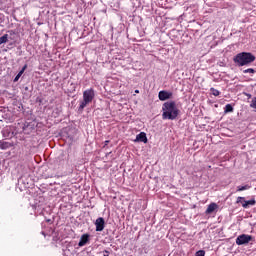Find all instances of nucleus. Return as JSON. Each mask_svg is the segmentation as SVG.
Masks as SVG:
<instances>
[{
    "label": "nucleus",
    "mask_w": 256,
    "mask_h": 256,
    "mask_svg": "<svg viewBox=\"0 0 256 256\" xmlns=\"http://www.w3.org/2000/svg\"><path fill=\"white\" fill-rule=\"evenodd\" d=\"M9 41V35L5 34L2 37H0V45H3L4 43H7Z\"/></svg>",
    "instance_id": "f8f14e48"
},
{
    "label": "nucleus",
    "mask_w": 256,
    "mask_h": 256,
    "mask_svg": "<svg viewBox=\"0 0 256 256\" xmlns=\"http://www.w3.org/2000/svg\"><path fill=\"white\" fill-rule=\"evenodd\" d=\"M104 256H106V255H104Z\"/></svg>",
    "instance_id": "412c9836"
},
{
    "label": "nucleus",
    "mask_w": 256,
    "mask_h": 256,
    "mask_svg": "<svg viewBox=\"0 0 256 256\" xmlns=\"http://www.w3.org/2000/svg\"><path fill=\"white\" fill-rule=\"evenodd\" d=\"M135 93H139V90H136Z\"/></svg>",
    "instance_id": "aec40b11"
},
{
    "label": "nucleus",
    "mask_w": 256,
    "mask_h": 256,
    "mask_svg": "<svg viewBox=\"0 0 256 256\" xmlns=\"http://www.w3.org/2000/svg\"><path fill=\"white\" fill-rule=\"evenodd\" d=\"M179 115V110L175 106V102H166L163 105V119H176Z\"/></svg>",
    "instance_id": "f257e3e1"
},
{
    "label": "nucleus",
    "mask_w": 256,
    "mask_h": 256,
    "mask_svg": "<svg viewBox=\"0 0 256 256\" xmlns=\"http://www.w3.org/2000/svg\"><path fill=\"white\" fill-rule=\"evenodd\" d=\"M134 141L140 143H147V134H145V132H141L136 136V139Z\"/></svg>",
    "instance_id": "423d86ee"
},
{
    "label": "nucleus",
    "mask_w": 256,
    "mask_h": 256,
    "mask_svg": "<svg viewBox=\"0 0 256 256\" xmlns=\"http://www.w3.org/2000/svg\"><path fill=\"white\" fill-rule=\"evenodd\" d=\"M244 73H255V70H253L252 68H249L245 70Z\"/></svg>",
    "instance_id": "6ab92c4d"
},
{
    "label": "nucleus",
    "mask_w": 256,
    "mask_h": 256,
    "mask_svg": "<svg viewBox=\"0 0 256 256\" xmlns=\"http://www.w3.org/2000/svg\"><path fill=\"white\" fill-rule=\"evenodd\" d=\"M158 97L160 101H166V99H169V97H171V94L165 91H160L158 94Z\"/></svg>",
    "instance_id": "6e6552de"
},
{
    "label": "nucleus",
    "mask_w": 256,
    "mask_h": 256,
    "mask_svg": "<svg viewBox=\"0 0 256 256\" xmlns=\"http://www.w3.org/2000/svg\"><path fill=\"white\" fill-rule=\"evenodd\" d=\"M255 205V200H249V201H243L242 202V207H244V209H249L250 206Z\"/></svg>",
    "instance_id": "9d476101"
},
{
    "label": "nucleus",
    "mask_w": 256,
    "mask_h": 256,
    "mask_svg": "<svg viewBox=\"0 0 256 256\" xmlns=\"http://www.w3.org/2000/svg\"><path fill=\"white\" fill-rule=\"evenodd\" d=\"M253 237L247 235V234H242L237 237L236 239V245H247L250 241H252Z\"/></svg>",
    "instance_id": "20e7f679"
},
{
    "label": "nucleus",
    "mask_w": 256,
    "mask_h": 256,
    "mask_svg": "<svg viewBox=\"0 0 256 256\" xmlns=\"http://www.w3.org/2000/svg\"><path fill=\"white\" fill-rule=\"evenodd\" d=\"M255 61V56L249 52H242L236 55L234 58V63H237L239 67H244V65H249Z\"/></svg>",
    "instance_id": "f03ea898"
},
{
    "label": "nucleus",
    "mask_w": 256,
    "mask_h": 256,
    "mask_svg": "<svg viewBox=\"0 0 256 256\" xmlns=\"http://www.w3.org/2000/svg\"><path fill=\"white\" fill-rule=\"evenodd\" d=\"M196 256H205V251L200 250V251L196 252Z\"/></svg>",
    "instance_id": "dca6fc26"
},
{
    "label": "nucleus",
    "mask_w": 256,
    "mask_h": 256,
    "mask_svg": "<svg viewBox=\"0 0 256 256\" xmlns=\"http://www.w3.org/2000/svg\"><path fill=\"white\" fill-rule=\"evenodd\" d=\"M250 106L252 107V109H255V111H256V100H253L251 102Z\"/></svg>",
    "instance_id": "f3484780"
},
{
    "label": "nucleus",
    "mask_w": 256,
    "mask_h": 256,
    "mask_svg": "<svg viewBox=\"0 0 256 256\" xmlns=\"http://www.w3.org/2000/svg\"><path fill=\"white\" fill-rule=\"evenodd\" d=\"M247 189H251V186L249 185L238 186V191H247Z\"/></svg>",
    "instance_id": "4468645a"
},
{
    "label": "nucleus",
    "mask_w": 256,
    "mask_h": 256,
    "mask_svg": "<svg viewBox=\"0 0 256 256\" xmlns=\"http://www.w3.org/2000/svg\"><path fill=\"white\" fill-rule=\"evenodd\" d=\"M95 226H96V231H103V229H105V219L103 218H98L95 222Z\"/></svg>",
    "instance_id": "39448f33"
},
{
    "label": "nucleus",
    "mask_w": 256,
    "mask_h": 256,
    "mask_svg": "<svg viewBox=\"0 0 256 256\" xmlns=\"http://www.w3.org/2000/svg\"><path fill=\"white\" fill-rule=\"evenodd\" d=\"M88 241H89V235L87 234L82 235L80 242L78 243L79 247H85Z\"/></svg>",
    "instance_id": "0eeeda50"
},
{
    "label": "nucleus",
    "mask_w": 256,
    "mask_h": 256,
    "mask_svg": "<svg viewBox=\"0 0 256 256\" xmlns=\"http://www.w3.org/2000/svg\"><path fill=\"white\" fill-rule=\"evenodd\" d=\"M232 111H233V106H231V104L226 105L225 113H232Z\"/></svg>",
    "instance_id": "ddd939ff"
},
{
    "label": "nucleus",
    "mask_w": 256,
    "mask_h": 256,
    "mask_svg": "<svg viewBox=\"0 0 256 256\" xmlns=\"http://www.w3.org/2000/svg\"><path fill=\"white\" fill-rule=\"evenodd\" d=\"M217 209H218L217 204L211 203V204L208 206V208H207V210H206V213H207L208 215H211V213H214V211H217Z\"/></svg>",
    "instance_id": "1a4fd4ad"
},
{
    "label": "nucleus",
    "mask_w": 256,
    "mask_h": 256,
    "mask_svg": "<svg viewBox=\"0 0 256 256\" xmlns=\"http://www.w3.org/2000/svg\"><path fill=\"white\" fill-rule=\"evenodd\" d=\"M244 197H238L237 198V203H241L243 205Z\"/></svg>",
    "instance_id": "a211bd4d"
},
{
    "label": "nucleus",
    "mask_w": 256,
    "mask_h": 256,
    "mask_svg": "<svg viewBox=\"0 0 256 256\" xmlns=\"http://www.w3.org/2000/svg\"><path fill=\"white\" fill-rule=\"evenodd\" d=\"M95 97V92L93 90H86L83 93V101L80 104V111H83L91 101H93V98Z\"/></svg>",
    "instance_id": "7ed1b4c3"
},
{
    "label": "nucleus",
    "mask_w": 256,
    "mask_h": 256,
    "mask_svg": "<svg viewBox=\"0 0 256 256\" xmlns=\"http://www.w3.org/2000/svg\"><path fill=\"white\" fill-rule=\"evenodd\" d=\"M210 93H211V95H214V97H218V95H219V91H218V90H215V88H212V89L210 90Z\"/></svg>",
    "instance_id": "2eb2a0df"
},
{
    "label": "nucleus",
    "mask_w": 256,
    "mask_h": 256,
    "mask_svg": "<svg viewBox=\"0 0 256 256\" xmlns=\"http://www.w3.org/2000/svg\"><path fill=\"white\" fill-rule=\"evenodd\" d=\"M25 69H27V66H24L22 68V70L17 74V76L14 78V82L17 83V81H19V79H21V75H23V73H25Z\"/></svg>",
    "instance_id": "9b49d317"
}]
</instances>
